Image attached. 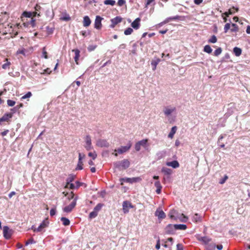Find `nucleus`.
Instances as JSON below:
<instances>
[{"mask_svg":"<svg viewBox=\"0 0 250 250\" xmlns=\"http://www.w3.org/2000/svg\"><path fill=\"white\" fill-rule=\"evenodd\" d=\"M160 59L159 58H155L151 62V64L153 67L152 69L153 70L156 69L157 64L160 62Z\"/></svg>","mask_w":250,"mask_h":250,"instance_id":"obj_27","label":"nucleus"},{"mask_svg":"<svg viewBox=\"0 0 250 250\" xmlns=\"http://www.w3.org/2000/svg\"><path fill=\"white\" fill-rule=\"evenodd\" d=\"M228 179V176L227 175H225L223 178L220 180L219 183L220 184H223L225 183Z\"/></svg>","mask_w":250,"mask_h":250,"instance_id":"obj_52","label":"nucleus"},{"mask_svg":"<svg viewBox=\"0 0 250 250\" xmlns=\"http://www.w3.org/2000/svg\"><path fill=\"white\" fill-rule=\"evenodd\" d=\"M31 12H24L21 17L22 21H24L25 18H31Z\"/></svg>","mask_w":250,"mask_h":250,"instance_id":"obj_37","label":"nucleus"},{"mask_svg":"<svg viewBox=\"0 0 250 250\" xmlns=\"http://www.w3.org/2000/svg\"><path fill=\"white\" fill-rule=\"evenodd\" d=\"M167 166L171 167L174 168H176L179 167V164L176 160H174L171 162H167L166 163Z\"/></svg>","mask_w":250,"mask_h":250,"instance_id":"obj_19","label":"nucleus"},{"mask_svg":"<svg viewBox=\"0 0 250 250\" xmlns=\"http://www.w3.org/2000/svg\"><path fill=\"white\" fill-rule=\"evenodd\" d=\"M196 239L206 246L211 241V239L208 236H200L199 235L196 236Z\"/></svg>","mask_w":250,"mask_h":250,"instance_id":"obj_6","label":"nucleus"},{"mask_svg":"<svg viewBox=\"0 0 250 250\" xmlns=\"http://www.w3.org/2000/svg\"><path fill=\"white\" fill-rule=\"evenodd\" d=\"M177 250H183V246L182 244L178 243L176 245Z\"/></svg>","mask_w":250,"mask_h":250,"instance_id":"obj_61","label":"nucleus"},{"mask_svg":"<svg viewBox=\"0 0 250 250\" xmlns=\"http://www.w3.org/2000/svg\"><path fill=\"white\" fill-rule=\"evenodd\" d=\"M172 169L167 167H163L161 169V172L164 174L165 175L167 176V177H164L163 178L164 180H166V179H168L169 178V176L172 173Z\"/></svg>","mask_w":250,"mask_h":250,"instance_id":"obj_12","label":"nucleus"},{"mask_svg":"<svg viewBox=\"0 0 250 250\" xmlns=\"http://www.w3.org/2000/svg\"><path fill=\"white\" fill-rule=\"evenodd\" d=\"M48 222L46 221H43L39 225V226L36 228L34 226L32 225V230L37 232H42L44 231V228H46L48 225Z\"/></svg>","mask_w":250,"mask_h":250,"instance_id":"obj_4","label":"nucleus"},{"mask_svg":"<svg viewBox=\"0 0 250 250\" xmlns=\"http://www.w3.org/2000/svg\"><path fill=\"white\" fill-rule=\"evenodd\" d=\"M138 142L139 143L141 146H142L143 147H145L146 145L147 140L146 139H143Z\"/></svg>","mask_w":250,"mask_h":250,"instance_id":"obj_50","label":"nucleus"},{"mask_svg":"<svg viewBox=\"0 0 250 250\" xmlns=\"http://www.w3.org/2000/svg\"><path fill=\"white\" fill-rule=\"evenodd\" d=\"M217 39L215 35H212L211 37L208 40V43H215L217 42Z\"/></svg>","mask_w":250,"mask_h":250,"instance_id":"obj_40","label":"nucleus"},{"mask_svg":"<svg viewBox=\"0 0 250 250\" xmlns=\"http://www.w3.org/2000/svg\"><path fill=\"white\" fill-rule=\"evenodd\" d=\"M154 186L156 188H162V186L160 183V182L158 180L154 183Z\"/></svg>","mask_w":250,"mask_h":250,"instance_id":"obj_54","label":"nucleus"},{"mask_svg":"<svg viewBox=\"0 0 250 250\" xmlns=\"http://www.w3.org/2000/svg\"><path fill=\"white\" fill-rule=\"evenodd\" d=\"M232 28L230 29L231 32H236L238 31L239 28L238 25L235 23L231 24Z\"/></svg>","mask_w":250,"mask_h":250,"instance_id":"obj_42","label":"nucleus"},{"mask_svg":"<svg viewBox=\"0 0 250 250\" xmlns=\"http://www.w3.org/2000/svg\"><path fill=\"white\" fill-rule=\"evenodd\" d=\"M13 116L12 113H8L4 114L3 116L0 118V125L3 122H8L10 121V119Z\"/></svg>","mask_w":250,"mask_h":250,"instance_id":"obj_15","label":"nucleus"},{"mask_svg":"<svg viewBox=\"0 0 250 250\" xmlns=\"http://www.w3.org/2000/svg\"><path fill=\"white\" fill-rule=\"evenodd\" d=\"M216 245L214 243H208L206 246V249L207 250H215Z\"/></svg>","mask_w":250,"mask_h":250,"instance_id":"obj_38","label":"nucleus"},{"mask_svg":"<svg viewBox=\"0 0 250 250\" xmlns=\"http://www.w3.org/2000/svg\"><path fill=\"white\" fill-rule=\"evenodd\" d=\"M192 221L195 223L200 222L202 221L201 216L198 213H195L192 216Z\"/></svg>","mask_w":250,"mask_h":250,"instance_id":"obj_28","label":"nucleus"},{"mask_svg":"<svg viewBox=\"0 0 250 250\" xmlns=\"http://www.w3.org/2000/svg\"><path fill=\"white\" fill-rule=\"evenodd\" d=\"M133 30L132 28L130 27H128L124 31V34L125 35H130L132 32Z\"/></svg>","mask_w":250,"mask_h":250,"instance_id":"obj_45","label":"nucleus"},{"mask_svg":"<svg viewBox=\"0 0 250 250\" xmlns=\"http://www.w3.org/2000/svg\"><path fill=\"white\" fill-rule=\"evenodd\" d=\"M222 49L221 47H218V48H217L214 52V55L215 56H219L220 54H221V53H222Z\"/></svg>","mask_w":250,"mask_h":250,"instance_id":"obj_47","label":"nucleus"},{"mask_svg":"<svg viewBox=\"0 0 250 250\" xmlns=\"http://www.w3.org/2000/svg\"><path fill=\"white\" fill-rule=\"evenodd\" d=\"M114 167L118 169H126L130 166V162L127 159H124L121 161H117L113 163Z\"/></svg>","mask_w":250,"mask_h":250,"instance_id":"obj_1","label":"nucleus"},{"mask_svg":"<svg viewBox=\"0 0 250 250\" xmlns=\"http://www.w3.org/2000/svg\"><path fill=\"white\" fill-rule=\"evenodd\" d=\"M51 72V70L50 68H47L46 69H41L39 70H37V74H49Z\"/></svg>","mask_w":250,"mask_h":250,"instance_id":"obj_26","label":"nucleus"},{"mask_svg":"<svg viewBox=\"0 0 250 250\" xmlns=\"http://www.w3.org/2000/svg\"><path fill=\"white\" fill-rule=\"evenodd\" d=\"M76 178V175L71 174L68 175V177L66 180V187H67L70 183H72Z\"/></svg>","mask_w":250,"mask_h":250,"instance_id":"obj_20","label":"nucleus"},{"mask_svg":"<svg viewBox=\"0 0 250 250\" xmlns=\"http://www.w3.org/2000/svg\"><path fill=\"white\" fill-rule=\"evenodd\" d=\"M174 227L175 230H185L187 228V226L185 224H175L174 225Z\"/></svg>","mask_w":250,"mask_h":250,"instance_id":"obj_29","label":"nucleus"},{"mask_svg":"<svg viewBox=\"0 0 250 250\" xmlns=\"http://www.w3.org/2000/svg\"><path fill=\"white\" fill-rule=\"evenodd\" d=\"M83 161L81 160V158L80 157V158L78 159V163L77 167H76L75 169L76 170L83 169Z\"/></svg>","mask_w":250,"mask_h":250,"instance_id":"obj_34","label":"nucleus"},{"mask_svg":"<svg viewBox=\"0 0 250 250\" xmlns=\"http://www.w3.org/2000/svg\"><path fill=\"white\" fill-rule=\"evenodd\" d=\"M96 146L100 147H108L109 144L106 140L99 139L97 140Z\"/></svg>","mask_w":250,"mask_h":250,"instance_id":"obj_8","label":"nucleus"},{"mask_svg":"<svg viewBox=\"0 0 250 250\" xmlns=\"http://www.w3.org/2000/svg\"><path fill=\"white\" fill-rule=\"evenodd\" d=\"M3 233L4 237L6 239H9L12 235V231L8 227L4 226L3 228Z\"/></svg>","mask_w":250,"mask_h":250,"instance_id":"obj_9","label":"nucleus"},{"mask_svg":"<svg viewBox=\"0 0 250 250\" xmlns=\"http://www.w3.org/2000/svg\"><path fill=\"white\" fill-rule=\"evenodd\" d=\"M78 199V197L76 196L73 201L69 205L63 208V211L66 213L70 212L73 208L75 207Z\"/></svg>","mask_w":250,"mask_h":250,"instance_id":"obj_3","label":"nucleus"},{"mask_svg":"<svg viewBox=\"0 0 250 250\" xmlns=\"http://www.w3.org/2000/svg\"><path fill=\"white\" fill-rule=\"evenodd\" d=\"M133 206L132 204L128 201H125L123 203V210L124 213H127L129 212V208H133Z\"/></svg>","mask_w":250,"mask_h":250,"instance_id":"obj_10","label":"nucleus"},{"mask_svg":"<svg viewBox=\"0 0 250 250\" xmlns=\"http://www.w3.org/2000/svg\"><path fill=\"white\" fill-rule=\"evenodd\" d=\"M31 96V92H28V93H27L25 95H24V96H23L22 97H21V99L23 100V99H29V98Z\"/></svg>","mask_w":250,"mask_h":250,"instance_id":"obj_56","label":"nucleus"},{"mask_svg":"<svg viewBox=\"0 0 250 250\" xmlns=\"http://www.w3.org/2000/svg\"><path fill=\"white\" fill-rule=\"evenodd\" d=\"M98 215V213L93 210L89 214V218L90 219H93L95 218Z\"/></svg>","mask_w":250,"mask_h":250,"instance_id":"obj_48","label":"nucleus"},{"mask_svg":"<svg viewBox=\"0 0 250 250\" xmlns=\"http://www.w3.org/2000/svg\"><path fill=\"white\" fill-rule=\"evenodd\" d=\"M7 104L9 106H14L15 104V102L13 101V100H8L7 101Z\"/></svg>","mask_w":250,"mask_h":250,"instance_id":"obj_57","label":"nucleus"},{"mask_svg":"<svg viewBox=\"0 0 250 250\" xmlns=\"http://www.w3.org/2000/svg\"><path fill=\"white\" fill-rule=\"evenodd\" d=\"M166 23H167V21H166L165 20L163 21L156 25V27L160 28V27H161L162 26L164 25V24H165Z\"/></svg>","mask_w":250,"mask_h":250,"instance_id":"obj_59","label":"nucleus"},{"mask_svg":"<svg viewBox=\"0 0 250 250\" xmlns=\"http://www.w3.org/2000/svg\"><path fill=\"white\" fill-rule=\"evenodd\" d=\"M125 3V0H119L118 1V4L120 6H123Z\"/></svg>","mask_w":250,"mask_h":250,"instance_id":"obj_63","label":"nucleus"},{"mask_svg":"<svg viewBox=\"0 0 250 250\" xmlns=\"http://www.w3.org/2000/svg\"><path fill=\"white\" fill-rule=\"evenodd\" d=\"M180 19V16L178 15H176L175 16L173 17H169L165 19V21H167V22L168 23L171 21H175V20H179Z\"/></svg>","mask_w":250,"mask_h":250,"instance_id":"obj_33","label":"nucleus"},{"mask_svg":"<svg viewBox=\"0 0 250 250\" xmlns=\"http://www.w3.org/2000/svg\"><path fill=\"white\" fill-rule=\"evenodd\" d=\"M141 147V146L138 142L136 143V144L135 145V148L137 151H139L140 150Z\"/></svg>","mask_w":250,"mask_h":250,"instance_id":"obj_60","label":"nucleus"},{"mask_svg":"<svg viewBox=\"0 0 250 250\" xmlns=\"http://www.w3.org/2000/svg\"><path fill=\"white\" fill-rule=\"evenodd\" d=\"M167 151L166 150H162L158 151L156 153V157L157 160H160L165 157L166 155Z\"/></svg>","mask_w":250,"mask_h":250,"instance_id":"obj_23","label":"nucleus"},{"mask_svg":"<svg viewBox=\"0 0 250 250\" xmlns=\"http://www.w3.org/2000/svg\"><path fill=\"white\" fill-rule=\"evenodd\" d=\"M103 206H104L103 204L99 203L94 208L93 210H94L95 211H96V212L98 213L102 209V208Z\"/></svg>","mask_w":250,"mask_h":250,"instance_id":"obj_41","label":"nucleus"},{"mask_svg":"<svg viewBox=\"0 0 250 250\" xmlns=\"http://www.w3.org/2000/svg\"><path fill=\"white\" fill-rule=\"evenodd\" d=\"M230 56L229 53H226L222 58V61H225L226 60L229 59Z\"/></svg>","mask_w":250,"mask_h":250,"instance_id":"obj_62","label":"nucleus"},{"mask_svg":"<svg viewBox=\"0 0 250 250\" xmlns=\"http://www.w3.org/2000/svg\"><path fill=\"white\" fill-rule=\"evenodd\" d=\"M233 52L236 56L239 57L242 53V49L238 47H235L233 49Z\"/></svg>","mask_w":250,"mask_h":250,"instance_id":"obj_30","label":"nucleus"},{"mask_svg":"<svg viewBox=\"0 0 250 250\" xmlns=\"http://www.w3.org/2000/svg\"><path fill=\"white\" fill-rule=\"evenodd\" d=\"M4 63L2 65V68L4 69L9 68V66L11 64L10 62L8 61L7 59H5L4 60Z\"/></svg>","mask_w":250,"mask_h":250,"instance_id":"obj_36","label":"nucleus"},{"mask_svg":"<svg viewBox=\"0 0 250 250\" xmlns=\"http://www.w3.org/2000/svg\"><path fill=\"white\" fill-rule=\"evenodd\" d=\"M104 18L100 16H96L94 22V28L96 29H101L102 26V21Z\"/></svg>","mask_w":250,"mask_h":250,"instance_id":"obj_7","label":"nucleus"},{"mask_svg":"<svg viewBox=\"0 0 250 250\" xmlns=\"http://www.w3.org/2000/svg\"><path fill=\"white\" fill-rule=\"evenodd\" d=\"M141 179L140 177H132V178H121L120 181L121 182V185H123V182L128 183L130 184L137 183L139 182Z\"/></svg>","mask_w":250,"mask_h":250,"instance_id":"obj_2","label":"nucleus"},{"mask_svg":"<svg viewBox=\"0 0 250 250\" xmlns=\"http://www.w3.org/2000/svg\"><path fill=\"white\" fill-rule=\"evenodd\" d=\"M28 51L24 48H22L21 49H19L17 51V54H22L24 56H26L27 55Z\"/></svg>","mask_w":250,"mask_h":250,"instance_id":"obj_43","label":"nucleus"},{"mask_svg":"<svg viewBox=\"0 0 250 250\" xmlns=\"http://www.w3.org/2000/svg\"><path fill=\"white\" fill-rule=\"evenodd\" d=\"M56 208H52L50 210V215L51 216H53L56 214Z\"/></svg>","mask_w":250,"mask_h":250,"instance_id":"obj_58","label":"nucleus"},{"mask_svg":"<svg viewBox=\"0 0 250 250\" xmlns=\"http://www.w3.org/2000/svg\"><path fill=\"white\" fill-rule=\"evenodd\" d=\"M137 46L138 45L136 43H134L132 45V49L131 50V52L134 55L136 54Z\"/></svg>","mask_w":250,"mask_h":250,"instance_id":"obj_49","label":"nucleus"},{"mask_svg":"<svg viewBox=\"0 0 250 250\" xmlns=\"http://www.w3.org/2000/svg\"><path fill=\"white\" fill-rule=\"evenodd\" d=\"M91 23V21L88 16H85L83 17V25L84 27L89 26Z\"/></svg>","mask_w":250,"mask_h":250,"instance_id":"obj_22","label":"nucleus"},{"mask_svg":"<svg viewBox=\"0 0 250 250\" xmlns=\"http://www.w3.org/2000/svg\"><path fill=\"white\" fill-rule=\"evenodd\" d=\"M61 19L64 21H69L70 20V17L69 15L65 14L64 16L62 17Z\"/></svg>","mask_w":250,"mask_h":250,"instance_id":"obj_53","label":"nucleus"},{"mask_svg":"<svg viewBox=\"0 0 250 250\" xmlns=\"http://www.w3.org/2000/svg\"><path fill=\"white\" fill-rule=\"evenodd\" d=\"M60 219L62 222L63 225L65 226H69L70 224V220L66 217H62Z\"/></svg>","mask_w":250,"mask_h":250,"instance_id":"obj_32","label":"nucleus"},{"mask_svg":"<svg viewBox=\"0 0 250 250\" xmlns=\"http://www.w3.org/2000/svg\"><path fill=\"white\" fill-rule=\"evenodd\" d=\"M104 4L113 6L115 4V1L113 0H105L104 1Z\"/></svg>","mask_w":250,"mask_h":250,"instance_id":"obj_46","label":"nucleus"},{"mask_svg":"<svg viewBox=\"0 0 250 250\" xmlns=\"http://www.w3.org/2000/svg\"><path fill=\"white\" fill-rule=\"evenodd\" d=\"M177 212L176 210L174 209L170 210L168 216L170 218L173 220H176L177 219V216H176V215H177Z\"/></svg>","mask_w":250,"mask_h":250,"instance_id":"obj_24","label":"nucleus"},{"mask_svg":"<svg viewBox=\"0 0 250 250\" xmlns=\"http://www.w3.org/2000/svg\"><path fill=\"white\" fill-rule=\"evenodd\" d=\"M140 21L141 19L139 18L136 19L131 24V26L134 29H138L140 27Z\"/></svg>","mask_w":250,"mask_h":250,"instance_id":"obj_17","label":"nucleus"},{"mask_svg":"<svg viewBox=\"0 0 250 250\" xmlns=\"http://www.w3.org/2000/svg\"><path fill=\"white\" fill-rule=\"evenodd\" d=\"M203 50L208 54H210L212 51V49L209 45H206L204 47Z\"/></svg>","mask_w":250,"mask_h":250,"instance_id":"obj_39","label":"nucleus"},{"mask_svg":"<svg viewBox=\"0 0 250 250\" xmlns=\"http://www.w3.org/2000/svg\"><path fill=\"white\" fill-rule=\"evenodd\" d=\"M123 18L120 16H116V17L110 20L111 22H114L116 25L122 22Z\"/></svg>","mask_w":250,"mask_h":250,"instance_id":"obj_25","label":"nucleus"},{"mask_svg":"<svg viewBox=\"0 0 250 250\" xmlns=\"http://www.w3.org/2000/svg\"><path fill=\"white\" fill-rule=\"evenodd\" d=\"M239 10V8L237 7L232 6L231 8H229L228 10L229 14L233 15L235 12H238Z\"/></svg>","mask_w":250,"mask_h":250,"instance_id":"obj_35","label":"nucleus"},{"mask_svg":"<svg viewBox=\"0 0 250 250\" xmlns=\"http://www.w3.org/2000/svg\"><path fill=\"white\" fill-rule=\"evenodd\" d=\"M131 146V143L130 142H129L126 146H122L117 149H115V151L118 152L119 154H122L127 151L130 148Z\"/></svg>","mask_w":250,"mask_h":250,"instance_id":"obj_5","label":"nucleus"},{"mask_svg":"<svg viewBox=\"0 0 250 250\" xmlns=\"http://www.w3.org/2000/svg\"><path fill=\"white\" fill-rule=\"evenodd\" d=\"M88 156L92 157L93 160H95L96 158L97 155L95 152H90L88 153Z\"/></svg>","mask_w":250,"mask_h":250,"instance_id":"obj_55","label":"nucleus"},{"mask_svg":"<svg viewBox=\"0 0 250 250\" xmlns=\"http://www.w3.org/2000/svg\"><path fill=\"white\" fill-rule=\"evenodd\" d=\"M176 111V107H171V106H167L165 107L164 109L163 112L164 114L168 117L169 115L171 114V113Z\"/></svg>","mask_w":250,"mask_h":250,"instance_id":"obj_14","label":"nucleus"},{"mask_svg":"<svg viewBox=\"0 0 250 250\" xmlns=\"http://www.w3.org/2000/svg\"><path fill=\"white\" fill-rule=\"evenodd\" d=\"M72 52L75 53L74 60L77 64H78V60L80 57V51L78 49H73Z\"/></svg>","mask_w":250,"mask_h":250,"instance_id":"obj_21","label":"nucleus"},{"mask_svg":"<svg viewBox=\"0 0 250 250\" xmlns=\"http://www.w3.org/2000/svg\"><path fill=\"white\" fill-rule=\"evenodd\" d=\"M175 228L174 227V225L168 224L167 225L165 228V232L166 233L169 235H173L175 234Z\"/></svg>","mask_w":250,"mask_h":250,"instance_id":"obj_13","label":"nucleus"},{"mask_svg":"<svg viewBox=\"0 0 250 250\" xmlns=\"http://www.w3.org/2000/svg\"><path fill=\"white\" fill-rule=\"evenodd\" d=\"M176 130H177V127L176 126H173L171 128V130L168 135V137L172 139L174 135L176 133Z\"/></svg>","mask_w":250,"mask_h":250,"instance_id":"obj_31","label":"nucleus"},{"mask_svg":"<svg viewBox=\"0 0 250 250\" xmlns=\"http://www.w3.org/2000/svg\"><path fill=\"white\" fill-rule=\"evenodd\" d=\"M85 140V146L84 147H85V149L88 151L92 149L93 148V147L92 146L91 137L89 135H87L86 136Z\"/></svg>","mask_w":250,"mask_h":250,"instance_id":"obj_11","label":"nucleus"},{"mask_svg":"<svg viewBox=\"0 0 250 250\" xmlns=\"http://www.w3.org/2000/svg\"><path fill=\"white\" fill-rule=\"evenodd\" d=\"M75 184H76V189L78 188L79 187H80L81 186H82L83 185H84L85 187H86V185L84 183L78 181H76L75 182Z\"/></svg>","mask_w":250,"mask_h":250,"instance_id":"obj_51","label":"nucleus"},{"mask_svg":"<svg viewBox=\"0 0 250 250\" xmlns=\"http://www.w3.org/2000/svg\"><path fill=\"white\" fill-rule=\"evenodd\" d=\"M96 46L95 45H89L88 48H87V49L89 51H93L94 50H95V49L96 48Z\"/></svg>","mask_w":250,"mask_h":250,"instance_id":"obj_64","label":"nucleus"},{"mask_svg":"<svg viewBox=\"0 0 250 250\" xmlns=\"http://www.w3.org/2000/svg\"><path fill=\"white\" fill-rule=\"evenodd\" d=\"M41 8V7L39 5L36 4V5L34 7L35 11H32V28H33L35 26V20L33 19V17L36 16V15H37L38 16H40V13H38V12L40 10Z\"/></svg>","mask_w":250,"mask_h":250,"instance_id":"obj_16","label":"nucleus"},{"mask_svg":"<svg viewBox=\"0 0 250 250\" xmlns=\"http://www.w3.org/2000/svg\"><path fill=\"white\" fill-rule=\"evenodd\" d=\"M229 22L227 23L224 26V33H226L230 28V20H229Z\"/></svg>","mask_w":250,"mask_h":250,"instance_id":"obj_44","label":"nucleus"},{"mask_svg":"<svg viewBox=\"0 0 250 250\" xmlns=\"http://www.w3.org/2000/svg\"><path fill=\"white\" fill-rule=\"evenodd\" d=\"M155 215L156 216H157L159 219H164L166 217L165 213L162 210L158 209L155 211Z\"/></svg>","mask_w":250,"mask_h":250,"instance_id":"obj_18","label":"nucleus"}]
</instances>
